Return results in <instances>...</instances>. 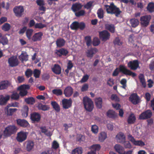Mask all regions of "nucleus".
Listing matches in <instances>:
<instances>
[{"instance_id": "26", "label": "nucleus", "mask_w": 154, "mask_h": 154, "mask_svg": "<svg viewBox=\"0 0 154 154\" xmlns=\"http://www.w3.org/2000/svg\"><path fill=\"white\" fill-rule=\"evenodd\" d=\"M82 7V5L80 3H76L72 4L71 9L73 12H75L80 10Z\"/></svg>"}, {"instance_id": "59", "label": "nucleus", "mask_w": 154, "mask_h": 154, "mask_svg": "<svg viewBox=\"0 0 154 154\" xmlns=\"http://www.w3.org/2000/svg\"><path fill=\"white\" fill-rule=\"evenodd\" d=\"M100 43V41L97 37H94L93 41V44L94 46H97Z\"/></svg>"}, {"instance_id": "4", "label": "nucleus", "mask_w": 154, "mask_h": 154, "mask_svg": "<svg viewBox=\"0 0 154 154\" xmlns=\"http://www.w3.org/2000/svg\"><path fill=\"white\" fill-rule=\"evenodd\" d=\"M83 102L86 110L90 112L92 111L94 108V104L93 101L90 98L88 97H84Z\"/></svg>"}, {"instance_id": "21", "label": "nucleus", "mask_w": 154, "mask_h": 154, "mask_svg": "<svg viewBox=\"0 0 154 154\" xmlns=\"http://www.w3.org/2000/svg\"><path fill=\"white\" fill-rule=\"evenodd\" d=\"M17 124L21 127L26 128L29 125L28 122L25 119H17L16 120Z\"/></svg>"}, {"instance_id": "17", "label": "nucleus", "mask_w": 154, "mask_h": 154, "mask_svg": "<svg viewBox=\"0 0 154 154\" xmlns=\"http://www.w3.org/2000/svg\"><path fill=\"white\" fill-rule=\"evenodd\" d=\"M43 33L42 32L36 33L32 36V40L34 42L40 41L42 39Z\"/></svg>"}, {"instance_id": "29", "label": "nucleus", "mask_w": 154, "mask_h": 154, "mask_svg": "<svg viewBox=\"0 0 154 154\" xmlns=\"http://www.w3.org/2000/svg\"><path fill=\"white\" fill-rule=\"evenodd\" d=\"M41 132L44 133L48 136L51 137L52 134V132L48 130L45 126L41 127H40Z\"/></svg>"}, {"instance_id": "16", "label": "nucleus", "mask_w": 154, "mask_h": 154, "mask_svg": "<svg viewBox=\"0 0 154 154\" xmlns=\"http://www.w3.org/2000/svg\"><path fill=\"white\" fill-rule=\"evenodd\" d=\"M139 97L136 93L131 94L129 97L130 101L134 105L138 104L139 102Z\"/></svg>"}, {"instance_id": "27", "label": "nucleus", "mask_w": 154, "mask_h": 154, "mask_svg": "<svg viewBox=\"0 0 154 154\" xmlns=\"http://www.w3.org/2000/svg\"><path fill=\"white\" fill-rule=\"evenodd\" d=\"M65 42L66 41L64 39L61 38H58L56 41L57 46L58 48L62 47L65 45Z\"/></svg>"}, {"instance_id": "22", "label": "nucleus", "mask_w": 154, "mask_h": 154, "mask_svg": "<svg viewBox=\"0 0 154 154\" xmlns=\"http://www.w3.org/2000/svg\"><path fill=\"white\" fill-rule=\"evenodd\" d=\"M105 28L112 33H115L116 31V27L112 24H106L105 25Z\"/></svg>"}, {"instance_id": "11", "label": "nucleus", "mask_w": 154, "mask_h": 154, "mask_svg": "<svg viewBox=\"0 0 154 154\" xmlns=\"http://www.w3.org/2000/svg\"><path fill=\"white\" fill-rule=\"evenodd\" d=\"M127 66L131 70H136L139 67V63L137 60H134L129 61Z\"/></svg>"}, {"instance_id": "46", "label": "nucleus", "mask_w": 154, "mask_h": 154, "mask_svg": "<svg viewBox=\"0 0 154 154\" xmlns=\"http://www.w3.org/2000/svg\"><path fill=\"white\" fill-rule=\"evenodd\" d=\"M147 10L150 12L154 11V3L153 2L149 3L147 7Z\"/></svg>"}, {"instance_id": "42", "label": "nucleus", "mask_w": 154, "mask_h": 154, "mask_svg": "<svg viewBox=\"0 0 154 154\" xmlns=\"http://www.w3.org/2000/svg\"><path fill=\"white\" fill-rule=\"evenodd\" d=\"M83 149L81 147H78L73 150L72 152V154H82Z\"/></svg>"}, {"instance_id": "50", "label": "nucleus", "mask_w": 154, "mask_h": 154, "mask_svg": "<svg viewBox=\"0 0 154 154\" xmlns=\"http://www.w3.org/2000/svg\"><path fill=\"white\" fill-rule=\"evenodd\" d=\"M11 28L10 24L8 23H5L2 26V29L5 31H8Z\"/></svg>"}, {"instance_id": "5", "label": "nucleus", "mask_w": 154, "mask_h": 154, "mask_svg": "<svg viewBox=\"0 0 154 154\" xmlns=\"http://www.w3.org/2000/svg\"><path fill=\"white\" fill-rule=\"evenodd\" d=\"M85 27L84 23L81 22L79 23L77 21H74L70 25V27L71 29L77 30L80 29L81 30H83Z\"/></svg>"}, {"instance_id": "9", "label": "nucleus", "mask_w": 154, "mask_h": 154, "mask_svg": "<svg viewBox=\"0 0 154 154\" xmlns=\"http://www.w3.org/2000/svg\"><path fill=\"white\" fill-rule=\"evenodd\" d=\"M151 19V16L150 15H146L141 17L140 18L141 24L143 26H147L149 23Z\"/></svg>"}, {"instance_id": "34", "label": "nucleus", "mask_w": 154, "mask_h": 154, "mask_svg": "<svg viewBox=\"0 0 154 154\" xmlns=\"http://www.w3.org/2000/svg\"><path fill=\"white\" fill-rule=\"evenodd\" d=\"M29 107L26 105L24 106L22 110V114L23 117L26 118L28 116Z\"/></svg>"}, {"instance_id": "61", "label": "nucleus", "mask_w": 154, "mask_h": 154, "mask_svg": "<svg viewBox=\"0 0 154 154\" xmlns=\"http://www.w3.org/2000/svg\"><path fill=\"white\" fill-rule=\"evenodd\" d=\"M77 140L79 143L84 141L85 138V136L82 134H79L78 135L77 138Z\"/></svg>"}, {"instance_id": "37", "label": "nucleus", "mask_w": 154, "mask_h": 154, "mask_svg": "<svg viewBox=\"0 0 154 154\" xmlns=\"http://www.w3.org/2000/svg\"><path fill=\"white\" fill-rule=\"evenodd\" d=\"M138 78L143 88H145L146 87V83L144 75L142 74H140Z\"/></svg>"}, {"instance_id": "3", "label": "nucleus", "mask_w": 154, "mask_h": 154, "mask_svg": "<svg viewBox=\"0 0 154 154\" xmlns=\"http://www.w3.org/2000/svg\"><path fill=\"white\" fill-rule=\"evenodd\" d=\"M17 129L14 125H9L6 127L3 131V136L5 137H10L12 134H14Z\"/></svg>"}, {"instance_id": "12", "label": "nucleus", "mask_w": 154, "mask_h": 154, "mask_svg": "<svg viewBox=\"0 0 154 154\" xmlns=\"http://www.w3.org/2000/svg\"><path fill=\"white\" fill-rule=\"evenodd\" d=\"M41 116L40 114L36 112H34L30 114V119L33 123L38 122L40 120Z\"/></svg>"}, {"instance_id": "57", "label": "nucleus", "mask_w": 154, "mask_h": 154, "mask_svg": "<svg viewBox=\"0 0 154 154\" xmlns=\"http://www.w3.org/2000/svg\"><path fill=\"white\" fill-rule=\"evenodd\" d=\"M33 74V71L30 69H27L25 72V75L27 78L31 77Z\"/></svg>"}, {"instance_id": "10", "label": "nucleus", "mask_w": 154, "mask_h": 154, "mask_svg": "<svg viewBox=\"0 0 154 154\" xmlns=\"http://www.w3.org/2000/svg\"><path fill=\"white\" fill-rule=\"evenodd\" d=\"M15 15L17 17H21L24 11V9L23 6H18L15 7L13 9Z\"/></svg>"}, {"instance_id": "35", "label": "nucleus", "mask_w": 154, "mask_h": 154, "mask_svg": "<svg viewBox=\"0 0 154 154\" xmlns=\"http://www.w3.org/2000/svg\"><path fill=\"white\" fill-rule=\"evenodd\" d=\"M51 104L53 108L57 112H59L60 111V107L56 101L51 102Z\"/></svg>"}, {"instance_id": "53", "label": "nucleus", "mask_w": 154, "mask_h": 154, "mask_svg": "<svg viewBox=\"0 0 154 154\" xmlns=\"http://www.w3.org/2000/svg\"><path fill=\"white\" fill-rule=\"evenodd\" d=\"M97 14L99 18L102 19L103 17V11L102 8H99L97 11Z\"/></svg>"}, {"instance_id": "55", "label": "nucleus", "mask_w": 154, "mask_h": 154, "mask_svg": "<svg viewBox=\"0 0 154 154\" xmlns=\"http://www.w3.org/2000/svg\"><path fill=\"white\" fill-rule=\"evenodd\" d=\"M85 14V11L83 10H81L78 12H76L75 15L77 17L84 16Z\"/></svg>"}, {"instance_id": "31", "label": "nucleus", "mask_w": 154, "mask_h": 154, "mask_svg": "<svg viewBox=\"0 0 154 154\" xmlns=\"http://www.w3.org/2000/svg\"><path fill=\"white\" fill-rule=\"evenodd\" d=\"M96 105L98 108L101 109L102 107L103 103L102 99L101 97H99L95 99Z\"/></svg>"}, {"instance_id": "51", "label": "nucleus", "mask_w": 154, "mask_h": 154, "mask_svg": "<svg viewBox=\"0 0 154 154\" xmlns=\"http://www.w3.org/2000/svg\"><path fill=\"white\" fill-rule=\"evenodd\" d=\"M53 93L57 96H60L63 94L62 91L60 89H54L52 91Z\"/></svg>"}, {"instance_id": "39", "label": "nucleus", "mask_w": 154, "mask_h": 154, "mask_svg": "<svg viewBox=\"0 0 154 154\" xmlns=\"http://www.w3.org/2000/svg\"><path fill=\"white\" fill-rule=\"evenodd\" d=\"M28 55L26 53H22L19 56V58L22 63L24 61H26L28 60Z\"/></svg>"}, {"instance_id": "8", "label": "nucleus", "mask_w": 154, "mask_h": 154, "mask_svg": "<svg viewBox=\"0 0 154 154\" xmlns=\"http://www.w3.org/2000/svg\"><path fill=\"white\" fill-rule=\"evenodd\" d=\"M152 112L149 109L144 111L141 113L139 116V119L140 120H145L150 118L152 116Z\"/></svg>"}, {"instance_id": "47", "label": "nucleus", "mask_w": 154, "mask_h": 154, "mask_svg": "<svg viewBox=\"0 0 154 154\" xmlns=\"http://www.w3.org/2000/svg\"><path fill=\"white\" fill-rule=\"evenodd\" d=\"M113 44L115 45L120 46L122 45L123 42L118 37H116L113 41Z\"/></svg>"}, {"instance_id": "56", "label": "nucleus", "mask_w": 154, "mask_h": 154, "mask_svg": "<svg viewBox=\"0 0 154 154\" xmlns=\"http://www.w3.org/2000/svg\"><path fill=\"white\" fill-rule=\"evenodd\" d=\"M19 95L16 92H13L11 96V98L12 100H17L19 98Z\"/></svg>"}, {"instance_id": "60", "label": "nucleus", "mask_w": 154, "mask_h": 154, "mask_svg": "<svg viewBox=\"0 0 154 154\" xmlns=\"http://www.w3.org/2000/svg\"><path fill=\"white\" fill-rule=\"evenodd\" d=\"M45 24H43L42 23H36L35 26V28L36 29L38 28L41 29L46 27Z\"/></svg>"}, {"instance_id": "25", "label": "nucleus", "mask_w": 154, "mask_h": 154, "mask_svg": "<svg viewBox=\"0 0 154 154\" xmlns=\"http://www.w3.org/2000/svg\"><path fill=\"white\" fill-rule=\"evenodd\" d=\"M116 137L118 142L122 143L125 141V136L124 134L122 133H120L118 134Z\"/></svg>"}, {"instance_id": "41", "label": "nucleus", "mask_w": 154, "mask_h": 154, "mask_svg": "<svg viewBox=\"0 0 154 154\" xmlns=\"http://www.w3.org/2000/svg\"><path fill=\"white\" fill-rule=\"evenodd\" d=\"M107 137V134L104 132H101L99 136V140L101 142H103Z\"/></svg>"}, {"instance_id": "23", "label": "nucleus", "mask_w": 154, "mask_h": 154, "mask_svg": "<svg viewBox=\"0 0 154 154\" xmlns=\"http://www.w3.org/2000/svg\"><path fill=\"white\" fill-rule=\"evenodd\" d=\"M73 93V90L71 86H67L64 89V94L66 97H70Z\"/></svg>"}, {"instance_id": "24", "label": "nucleus", "mask_w": 154, "mask_h": 154, "mask_svg": "<svg viewBox=\"0 0 154 154\" xmlns=\"http://www.w3.org/2000/svg\"><path fill=\"white\" fill-rule=\"evenodd\" d=\"M52 70L55 74L59 75L61 72V68L59 65L55 64L52 68Z\"/></svg>"}, {"instance_id": "15", "label": "nucleus", "mask_w": 154, "mask_h": 154, "mask_svg": "<svg viewBox=\"0 0 154 154\" xmlns=\"http://www.w3.org/2000/svg\"><path fill=\"white\" fill-rule=\"evenodd\" d=\"M63 107L65 109H68L72 105V100L70 98L69 99H64L62 101Z\"/></svg>"}, {"instance_id": "54", "label": "nucleus", "mask_w": 154, "mask_h": 154, "mask_svg": "<svg viewBox=\"0 0 154 154\" xmlns=\"http://www.w3.org/2000/svg\"><path fill=\"white\" fill-rule=\"evenodd\" d=\"M91 150L93 151H95L96 153V151H98L100 149V145L98 144H94L91 146Z\"/></svg>"}, {"instance_id": "6", "label": "nucleus", "mask_w": 154, "mask_h": 154, "mask_svg": "<svg viewBox=\"0 0 154 154\" xmlns=\"http://www.w3.org/2000/svg\"><path fill=\"white\" fill-rule=\"evenodd\" d=\"M99 36L102 41L105 42L109 39L110 34L107 30H104L99 32Z\"/></svg>"}, {"instance_id": "36", "label": "nucleus", "mask_w": 154, "mask_h": 154, "mask_svg": "<svg viewBox=\"0 0 154 154\" xmlns=\"http://www.w3.org/2000/svg\"><path fill=\"white\" fill-rule=\"evenodd\" d=\"M17 110V109L16 108H10L8 109L7 108H5V111L6 114L8 116H12L13 115L14 112Z\"/></svg>"}, {"instance_id": "40", "label": "nucleus", "mask_w": 154, "mask_h": 154, "mask_svg": "<svg viewBox=\"0 0 154 154\" xmlns=\"http://www.w3.org/2000/svg\"><path fill=\"white\" fill-rule=\"evenodd\" d=\"M131 26L133 27H135L139 24V21L138 19L132 18L130 20Z\"/></svg>"}, {"instance_id": "38", "label": "nucleus", "mask_w": 154, "mask_h": 154, "mask_svg": "<svg viewBox=\"0 0 154 154\" xmlns=\"http://www.w3.org/2000/svg\"><path fill=\"white\" fill-rule=\"evenodd\" d=\"M34 146V143L31 140L28 141L26 144V150L28 151H31L33 148Z\"/></svg>"}, {"instance_id": "58", "label": "nucleus", "mask_w": 154, "mask_h": 154, "mask_svg": "<svg viewBox=\"0 0 154 154\" xmlns=\"http://www.w3.org/2000/svg\"><path fill=\"white\" fill-rule=\"evenodd\" d=\"M91 130L94 134H97L98 131V127L96 125H92L91 126Z\"/></svg>"}, {"instance_id": "1", "label": "nucleus", "mask_w": 154, "mask_h": 154, "mask_svg": "<svg viewBox=\"0 0 154 154\" xmlns=\"http://www.w3.org/2000/svg\"><path fill=\"white\" fill-rule=\"evenodd\" d=\"M119 72H122L125 75L131 76L133 77H135L137 75L136 73L127 69L124 65H120L119 68H116L115 69L112 73V76H118Z\"/></svg>"}, {"instance_id": "18", "label": "nucleus", "mask_w": 154, "mask_h": 154, "mask_svg": "<svg viewBox=\"0 0 154 154\" xmlns=\"http://www.w3.org/2000/svg\"><path fill=\"white\" fill-rule=\"evenodd\" d=\"M68 51L66 49L61 48L59 50H56L55 53L59 57L62 56H66L68 54Z\"/></svg>"}, {"instance_id": "48", "label": "nucleus", "mask_w": 154, "mask_h": 154, "mask_svg": "<svg viewBox=\"0 0 154 154\" xmlns=\"http://www.w3.org/2000/svg\"><path fill=\"white\" fill-rule=\"evenodd\" d=\"M41 73V71L37 69H35L33 72L34 76L35 78H39Z\"/></svg>"}, {"instance_id": "64", "label": "nucleus", "mask_w": 154, "mask_h": 154, "mask_svg": "<svg viewBox=\"0 0 154 154\" xmlns=\"http://www.w3.org/2000/svg\"><path fill=\"white\" fill-rule=\"evenodd\" d=\"M20 91L19 94L21 96L23 97L27 95L28 92L27 91L23 89L19 90Z\"/></svg>"}, {"instance_id": "30", "label": "nucleus", "mask_w": 154, "mask_h": 154, "mask_svg": "<svg viewBox=\"0 0 154 154\" xmlns=\"http://www.w3.org/2000/svg\"><path fill=\"white\" fill-rule=\"evenodd\" d=\"M106 116L109 118L115 119L117 117V115L115 111L109 110L106 112Z\"/></svg>"}, {"instance_id": "45", "label": "nucleus", "mask_w": 154, "mask_h": 154, "mask_svg": "<svg viewBox=\"0 0 154 154\" xmlns=\"http://www.w3.org/2000/svg\"><path fill=\"white\" fill-rule=\"evenodd\" d=\"M38 108L39 109L46 111L49 109V107L47 105H43L42 103H40L38 104Z\"/></svg>"}, {"instance_id": "2", "label": "nucleus", "mask_w": 154, "mask_h": 154, "mask_svg": "<svg viewBox=\"0 0 154 154\" xmlns=\"http://www.w3.org/2000/svg\"><path fill=\"white\" fill-rule=\"evenodd\" d=\"M105 8L107 13L114 14L116 17H119L122 12L119 8H117L113 4H111L110 5H105Z\"/></svg>"}, {"instance_id": "33", "label": "nucleus", "mask_w": 154, "mask_h": 154, "mask_svg": "<svg viewBox=\"0 0 154 154\" xmlns=\"http://www.w3.org/2000/svg\"><path fill=\"white\" fill-rule=\"evenodd\" d=\"M136 120V117L133 113L131 114L129 116L127 120L128 124H133L134 123Z\"/></svg>"}, {"instance_id": "14", "label": "nucleus", "mask_w": 154, "mask_h": 154, "mask_svg": "<svg viewBox=\"0 0 154 154\" xmlns=\"http://www.w3.org/2000/svg\"><path fill=\"white\" fill-rule=\"evenodd\" d=\"M129 140L135 145L142 146L145 145V143L141 140H136L131 135L128 136Z\"/></svg>"}, {"instance_id": "19", "label": "nucleus", "mask_w": 154, "mask_h": 154, "mask_svg": "<svg viewBox=\"0 0 154 154\" xmlns=\"http://www.w3.org/2000/svg\"><path fill=\"white\" fill-rule=\"evenodd\" d=\"M98 51L97 49L96 48H91L87 50L86 52V56L87 57L92 58L94 55Z\"/></svg>"}, {"instance_id": "43", "label": "nucleus", "mask_w": 154, "mask_h": 154, "mask_svg": "<svg viewBox=\"0 0 154 154\" xmlns=\"http://www.w3.org/2000/svg\"><path fill=\"white\" fill-rule=\"evenodd\" d=\"M25 102L28 104L33 105L35 102V100L34 98L31 97L26 98L25 99Z\"/></svg>"}, {"instance_id": "32", "label": "nucleus", "mask_w": 154, "mask_h": 154, "mask_svg": "<svg viewBox=\"0 0 154 154\" xmlns=\"http://www.w3.org/2000/svg\"><path fill=\"white\" fill-rule=\"evenodd\" d=\"M9 82L7 81H4L0 82V90L6 89L9 86Z\"/></svg>"}, {"instance_id": "13", "label": "nucleus", "mask_w": 154, "mask_h": 154, "mask_svg": "<svg viewBox=\"0 0 154 154\" xmlns=\"http://www.w3.org/2000/svg\"><path fill=\"white\" fill-rule=\"evenodd\" d=\"M27 137V135L26 132L21 131L17 134L16 139L18 142H22L26 139Z\"/></svg>"}, {"instance_id": "28", "label": "nucleus", "mask_w": 154, "mask_h": 154, "mask_svg": "<svg viewBox=\"0 0 154 154\" xmlns=\"http://www.w3.org/2000/svg\"><path fill=\"white\" fill-rule=\"evenodd\" d=\"M114 149L116 152L119 154H124V148L119 144H116L114 146Z\"/></svg>"}, {"instance_id": "63", "label": "nucleus", "mask_w": 154, "mask_h": 154, "mask_svg": "<svg viewBox=\"0 0 154 154\" xmlns=\"http://www.w3.org/2000/svg\"><path fill=\"white\" fill-rule=\"evenodd\" d=\"M121 84L122 85V88L125 89L126 87L127 80L125 79H122L120 82Z\"/></svg>"}, {"instance_id": "20", "label": "nucleus", "mask_w": 154, "mask_h": 154, "mask_svg": "<svg viewBox=\"0 0 154 154\" xmlns=\"http://www.w3.org/2000/svg\"><path fill=\"white\" fill-rule=\"evenodd\" d=\"M10 97L9 95H7L4 97L3 95H0V105L3 106L5 105L9 100Z\"/></svg>"}, {"instance_id": "7", "label": "nucleus", "mask_w": 154, "mask_h": 154, "mask_svg": "<svg viewBox=\"0 0 154 154\" xmlns=\"http://www.w3.org/2000/svg\"><path fill=\"white\" fill-rule=\"evenodd\" d=\"M8 63L9 66L13 67L17 66L19 64V62L17 57L13 56L8 58Z\"/></svg>"}, {"instance_id": "49", "label": "nucleus", "mask_w": 154, "mask_h": 154, "mask_svg": "<svg viewBox=\"0 0 154 154\" xmlns=\"http://www.w3.org/2000/svg\"><path fill=\"white\" fill-rule=\"evenodd\" d=\"M33 32V30L32 29H28L26 30V35L27 37L29 40L31 39V36L32 35Z\"/></svg>"}, {"instance_id": "44", "label": "nucleus", "mask_w": 154, "mask_h": 154, "mask_svg": "<svg viewBox=\"0 0 154 154\" xmlns=\"http://www.w3.org/2000/svg\"><path fill=\"white\" fill-rule=\"evenodd\" d=\"M0 42L3 45H5L8 44V40L6 36L3 35L0 38Z\"/></svg>"}, {"instance_id": "52", "label": "nucleus", "mask_w": 154, "mask_h": 154, "mask_svg": "<svg viewBox=\"0 0 154 154\" xmlns=\"http://www.w3.org/2000/svg\"><path fill=\"white\" fill-rule=\"evenodd\" d=\"M85 39L87 45L88 47L90 46L91 43V37L90 36H86L85 38Z\"/></svg>"}, {"instance_id": "62", "label": "nucleus", "mask_w": 154, "mask_h": 154, "mask_svg": "<svg viewBox=\"0 0 154 154\" xmlns=\"http://www.w3.org/2000/svg\"><path fill=\"white\" fill-rule=\"evenodd\" d=\"M30 88V86L29 85H21L19 86L18 88V90H22L23 89L26 90V89H29Z\"/></svg>"}]
</instances>
